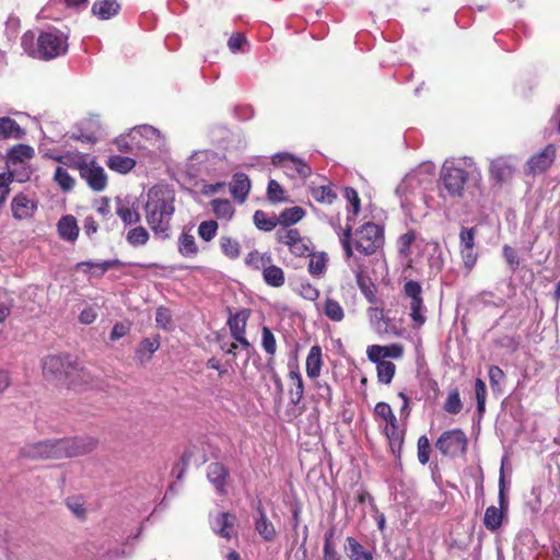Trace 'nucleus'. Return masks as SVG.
<instances>
[{"label": "nucleus", "mask_w": 560, "mask_h": 560, "mask_svg": "<svg viewBox=\"0 0 560 560\" xmlns=\"http://www.w3.org/2000/svg\"><path fill=\"white\" fill-rule=\"evenodd\" d=\"M145 222L154 237L165 241L171 237V221L175 212V191L165 185H156L147 192L143 206Z\"/></svg>", "instance_id": "f257e3e1"}, {"label": "nucleus", "mask_w": 560, "mask_h": 560, "mask_svg": "<svg viewBox=\"0 0 560 560\" xmlns=\"http://www.w3.org/2000/svg\"><path fill=\"white\" fill-rule=\"evenodd\" d=\"M468 178L478 180L481 172L470 156L448 158L440 170L439 196L446 200H458L464 197Z\"/></svg>", "instance_id": "f03ea898"}, {"label": "nucleus", "mask_w": 560, "mask_h": 560, "mask_svg": "<svg viewBox=\"0 0 560 560\" xmlns=\"http://www.w3.org/2000/svg\"><path fill=\"white\" fill-rule=\"evenodd\" d=\"M21 46L28 56L49 60L67 52L68 36L57 28H48L36 38L35 34L28 31L23 34Z\"/></svg>", "instance_id": "7ed1b4c3"}, {"label": "nucleus", "mask_w": 560, "mask_h": 560, "mask_svg": "<svg viewBox=\"0 0 560 560\" xmlns=\"http://www.w3.org/2000/svg\"><path fill=\"white\" fill-rule=\"evenodd\" d=\"M433 173V163L425 162L402 178L396 188V195L405 212H410L418 202L424 200V191L432 182Z\"/></svg>", "instance_id": "20e7f679"}, {"label": "nucleus", "mask_w": 560, "mask_h": 560, "mask_svg": "<svg viewBox=\"0 0 560 560\" xmlns=\"http://www.w3.org/2000/svg\"><path fill=\"white\" fill-rule=\"evenodd\" d=\"M223 164V159L213 151H196L187 159L183 172L191 182H205L220 175Z\"/></svg>", "instance_id": "39448f33"}, {"label": "nucleus", "mask_w": 560, "mask_h": 560, "mask_svg": "<svg viewBox=\"0 0 560 560\" xmlns=\"http://www.w3.org/2000/svg\"><path fill=\"white\" fill-rule=\"evenodd\" d=\"M75 371H79V362L69 354L47 355L43 360V373L47 380L75 384L77 381L72 377Z\"/></svg>", "instance_id": "423d86ee"}, {"label": "nucleus", "mask_w": 560, "mask_h": 560, "mask_svg": "<svg viewBox=\"0 0 560 560\" xmlns=\"http://www.w3.org/2000/svg\"><path fill=\"white\" fill-rule=\"evenodd\" d=\"M354 248L364 256L373 255L384 244V231L378 224L366 222L353 234Z\"/></svg>", "instance_id": "0eeeda50"}, {"label": "nucleus", "mask_w": 560, "mask_h": 560, "mask_svg": "<svg viewBox=\"0 0 560 560\" xmlns=\"http://www.w3.org/2000/svg\"><path fill=\"white\" fill-rule=\"evenodd\" d=\"M374 415L387 423L384 433L388 439L393 453L400 452L404 443V431L399 430L398 420L392 407L387 402H377L374 408Z\"/></svg>", "instance_id": "6e6552de"}, {"label": "nucleus", "mask_w": 560, "mask_h": 560, "mask_svg": "<svg viewBox=\"0 0 560 560\" xmlns=\"http://www.w3.org/2000/svg\"><path fill=\"white\" fill-rule=\"evenodd\" d=\"M96 445L97 440L89 435L58 439V458L85 455L91 453Z\"/></svg>", "instance_id": "1a4fd4ad"}, {"label": "nucleus", "mask_w": 560, "mask_h": 560, "mask_svg": "<svg viewBox=\"0 0 560 560\" xmlns=\"http://www.w3.org/2000/svg\"><path fill=\"white\" fill-rule=\"evenodd\" d=\"M467 443L466 434L460 429H453L441 434L435 447L445 456L456 457L466 452Z\"/></svg>", "instance_id": "9d476101"}, {"label": "nucleus", "mask_w": 560, "mask_h": 560, "mask_svg": "<svg viewBox=\"0 0 560 560\" xmlns=\"http://www.w3.org/2000/svg\"><path fill=\"white\" fill-rule=\"evenodd\" d=\"M404 294L409 299V316L417 326L425 323L427 308L422 299V287L418 281L408 280L404 284Z\"/></svg>", "instance_id": "9b49d317"}, {"label": "nucleus", "mask_w": 560, "mask_h": 560, "mask_svg": "<svg viewBox=\"0 0 560 560\" xmlns=\"http://www.w3.org/2000/svg\"><path fill=\"white\" fill-rule=\"evenodd\" d=\"M275 166L282 167L290 177L307 178L312 175V167L300 158L288 152H279L272 155Z\"/></svg>", "instance_id": "f8f14e48"}, {"label": "nucleus", "mask_w": 560, "mask_h": 560, "mask_svg": "<svg viewBox=\"0 0 560 560\" xmlns=\"http://www.w3.org/2000/svg\"><path fill=\"white\" fill-rule=\"evenodd\" d=\"M558 149L549 143L539 152L533 154L526 162L524 173L526 175L537 176L546 173L553 164Z\"/></svg>", "instance_id": "ddd939ff"}, {"label": "nucleus", "mask_w": 560, "mask_h": 560, "mask_svg": "<svg viewBox=\"0 0 560 560\" xmlns=\"http://www.w3.org/2000/svg\"><path fill=\"white\" fill-rule=\"evenodd\" d=\"M279 242L287 245L290 252L296 257L311 256L312 242L302 237L296 229L285 230L283 233L278 232Z\"/></svg>", "instance_id": "4468645a"}, {"label": "nucleus", "mask_w": 560, "mask_h": 560, "mask_svg": "<svg viewBox=\"0 0 560 560\" xmlns=\"http://www.w3.org/2000/svg\"><path fill=\"white\" fill-rule=\"evenodd\" d=\"M21 456L30 459H58L57 440H46L26 444L21 448Z\"/></svg>", "instance_id": "2eb2a0df"}, {"label": "nucleus", "mask_w": 560, "mask_h": 560, "mask_svg": "<svg viewBox=\"0 0 560 560\" xmlns=\"http://www.w3.org/2000/svg\"><path fill=\"white\" fill-rule=\"evenodd\" d=\"M38 207L37 200L26 192H19L11 201L12 217L15 220L32 218Z\"/></svg>", "instance_id": "dca6fc26"}, {"label": "nucleus", "mask_w": 560, "mask_h": 560, "mask_svg": "<svg viewBox=\"0 0 560 560\" xmlns=\"http://www.w3.org/2000/svg\"><path fill=\"white\" fill-rule=\"evenodd\" d=\"M80 175L94 191H103L107 186V176L104 168L93 162L81 164Z\"/></svg>", "instance_id": "f3484780"}, {"label": "nucleus", "mask_w": 560, "mask_h": 560, "mask_svg": "<svg viewBox=\"0 0 560 560\" xmlns=\"http://www.w3.org/2000/svg\"><path fill=\"white\" fill-rule=\"evenodd\" d=\"M499 499L500 508H497L494 505L487 508L483 516V524L486 528L491 532L498 530L502 524L505 509V500L502 488L500 489Z\"/></svg>", "instance_id": "a211bd4d"}, {"label": "nucleus", "mask_w": 560, "mask_h": 560, "mask_svg": "<svg viewBox=\"0 0 560 560\" xmlns=\"http://www.w3.org/2000/svg\"><path fill=\"white\" fill-rule=\"evenodd\" d=\"M514 165L511 158L500 156L491 161L490 176L498 183L506 182L512 177Z\"/></svg>", "instance_id": "6ab92c4d"}, {"label": "nucleus", "mask_w": 560, "mask_h": 560, "mask_svg": "<svg viewBox=\"0 0 560 560\" xmlns=\"http://www.w3.org/2000/svg\"><path fill=\"white\" fill-rule=\"evenodd\" d=\"M207 477L219 494L225 493V482L229 477V470L222 463L215 462L208 465Z\"/></svg>", "instance_id": "aec40b11"}, {"label": "nucleus", "mask_w": 560, "mask_h": 560, "mask_svg": "<svg viewBox=\"0 0 560 560\" xmlns=\"http://www.w3.org/2000/svg\"><path fill=\"white\" fill-rule=\"evenodd\" d=\"M255 529L260 535V537L266 541L273 540L277 534L276 528L267 517V514L262 509L261 503H258L257 505V515L255 516Z\"/></svg>", "instance_id": "412c9836"}, {"label": "nucleus", "mask_w": 560, "mask_h": 560, "mask_svg": "<svg viewBox=\"0 0 560 560\" xmlns=\"http://www.w3.org/2000/svg\"><path fill=\"white\" fill-rule=\"evenodd\" d=\"M250 190V180L244 173H236L231 183V195L238 202H244Z\"/></svg>", "instance_id": "4be33fe9"}, {"label": "nucleus", "mask_w": 560, "mask_h": 560, "mask_svg": "<svg viewBox=\"0 0 560 560\" xmlns=\"http://www.w3.org/2000/svg\"><path fill=\"white\" fill-rule=\"evenodd\" d=\"M60 238L74 242L79 236V226L73 215H63L57 224Z\"/></svg>", "instance_id": "5701e85b"}, {"label": "nucleus", "mask_w": 560, "mask_h": 560, "mask_svg": "<svg viewBox=\"0 0 560 560\" xmlns=\"http://www.w3.org/2000/svg\"><path fill=\"white\" fill-rule=\"evenodd\" d=\"M115 212L125 223V225L137 224L140 222L141 219L137 209L133 206L129 205L128 201L121 198L116 199Z\"/></svg>", "instance_id": "b1692460"}, {"label": "nucleus", "mask_w": 560, "mask_h": 560, "mask_svg": "<svg viewBox=\"0 0 560 560\" xmlns=\"http://www.w3.org/2000/svg\"><path fill=\"white\" fill-rule=\"evenodd\" d=\"M161 341L160 336L156 335L152 338H144L138 349L136 350V359L144 364L151 360V357L154 352H156L160 348Z\"/></svg>", "instance_id": "393cba45"}, {"label": "nucleus", "mask_w": 560, "mask_h": 560, "mask_svg": "<svg viewBox=\"0 0 560 560\" xmlns=\"http://www.w3.org/2000/svg\"><path fill=\"white\" fill-rule=\"evenodd\" d=\"M345 551L350 560H374L373 552L364 549L354 537L346 538Z\"/></svg>", "instance_id": "a878e982"}, {"label": "nucleus", "mask_w": 560, "mask_h": 560, "mask_svg": "<svg viewBox=\"0 0 560 560\" xmlns=\"http://www.w3.org/2000/svg\"><path fill=\"white\" fill-rule=\"evenodd\" d=\"M120 5L116 0H98L92 5V13L100 20H109L118 14Z\"/></svg>", "instance_id": "bb28decb"}, {"label": "nucleus", "mask_w": 560, "mask_h": 560, "mask_svg": "<svg viewBox=\"0 0 560 560\" xmlns=\"http://www.w3.org/2000/svg\"><path fill=\"white\" fill-rule=\"evenodd\" d=\"M129 136L132 139H144L145 141L152 142L153 145L160 147L162 143V138L160 131L150 126V125H141L132 128L129 131Z\"/></svg>", "instance_id": "cd10ccee"}, {"label": "nucleus", "mask_w": 560, "mask_h": 560, "mask_svg": "<svg viewBox=\"0 0 560 560\" xmlns=\"http://www.w3.org/2000/svg\"><path fill=\"white\" fill-rule=\"evenodd\" d=\"M177 249L178 253L186 258L196 257L199 253L195 236L188 231H183L179 234Z\"/></svg>", "instance_id": "c85d7f7f"}, {"label": "nucleus", "mask_w": 560, "mask_h": 560, "mask_svg": "<svg viewBox=\"0 0 560 560\" xmlns=\"http://www.w3.org/2000/svg\"><path fill=\"white\" fill-rule=\"evenodd\" d=\"M234 516L230 513H219L211 520V527L215 534L223 538L231 537V528L233 527Z\"/></svg>", "instance_id": "c756f323"}, {"label": "nucleus", "mask_w": 560, "mask_h": 560, "mask_svg": "<svg viewBox=\"0 0 560 560\" xmlns=\"http://www.w3.org/2000/svg\"><path fill=\"white\" fill-rule=\"evenodd\" d=\"M34 155V149L27 144H16L10 149L7 156V164L14 166L31 160Z\"/></svg>", "instance_id": "7c9ffc66"}, {"label": "nucleus", "mask_w": 560, "mask_h": 560, "mask_svg": "<svg viewBox=\"0 0 560 560\" xmlns=\"http://www.w3.org/2000/svg\"><path fill=\"white\" fill-rule=\"evenodd\" d=\"M322 349L313 346L306 358V374L310 378H316L322 370Z\"/></svg>", "instance_id": "2f4dec72"}, {"label": "nucleus", "mask_w": 560, "mask_h": 560, "mask_svg": "<svg viewBox=\"0 0 560 560\" xmlns=\"http://www.w3.org/2000/svg\"><path fill=\"white\" fill-rule=\"evenodd\" d=\"M25 132L20 125L10 117H0V138L22 139Z\"/></svg>", "instance_id": "473e14b6"}, {"label": "nucleus", "mask_w": 560, "mask_h": 560, "mask_svg": "<svg viewBox=\"0 0 560 560\" xmlns=\"http://www.w3.org/2000/svg\"><path fill=\"white\" fill-rule=\"evenodd\" d=\"M264 281L273 288H279L284 284L285 278L283 270L272 265V262L266 265L262 269Z\"/></svg>", "instance_id": "72a5a7b5"}, {"label": "nucleus", "mask_w": 560, "mask_h": 560, "mask_svg": "<svg viewBox=\"0 0 560 560\" xmlns=\"http://www.w3.org/2000/svg\"><path fill=\"white\" fill-rule=\"evenodd\" d=\"M328 256L326 253H315L311 255L308 262V272L316 278H322L327 270Z\"/></svg>", "instance_id": "f704fd0d"}, {"label": "nucleus", "mask_w": 560, "mask_h": 560, "mask_svg": "<svg viewBox=\"0 0 560 560\" xmlns=\"http://www.w3.org/2000/svg\"><path fill=\"white\" fill-rule=\"evenodd\" d=\"M222 254L231 260H235L241 255L240 242L231 236H221L219 240Z\"/></svg>", "instance_id": "c9c22d12"}, {"label": "nucleus", "mask_w": 560, "mask_h": 560, "mask_svg": "<svg viewBox=\"0 0 560 560\" xmlns=\"http://www.w3.org/2000/svg\"><path fill=\"white\" fill-rule=\"evenodd\" d=\"M255 226L264 232H270L279 224L278 217L268 215L262 210H256L253 215Z\"/></svg>", "instance_id": "e433bc0d"}, {"label": "nucleus", "mask_w": 560, "mask_h": 560, "mask_svg": "<svg viewBox=\"0 0 560 560\" xmlns=\"http://www.w3.org/2000/svg\"><path fill=\"white\" fill-rule=\"evenodd\" d=\"M272 262V257L269 253L260 254L258 250H252L245 257V265L255 270H262L264 267Z\"/></svg>", "instance_id": "4c0bfd02"}, {"label": "nucleus", "mask_w": 560, "mask_h": 560, "mask_svg": "<svg viewBox=\"0 0 560 560\" xmlns=\"http://www.w3.org/2000/svg\"><path fill=\"white\" fill-rule=\"evenodd\" d=\"M305 211L301 207H291L284 209L278 217L279 224L283 226H290L303 219Z\"/></svg>", "instance_id": "58836bf2"}, {"label": "nucleus", "mask_w": 560, "mask_h": 560, "mask_svg": "<svg viewBox=\"0 0 560 560\" xmlns=\"http://www.w3.org/2000/svg\"><path fill=\"white\" fill-rule=\"evenodd\" d=\"M107 165L110 170L125 174L135 167L136 161L129 156L112 155Z\"/></svg>", "instance_id": "ea45409f"}, {"label": "nucleus", "mask_w": 560, "mask_h": 560, "mask_svg": "<svg viewBox=\"0 0 560 560\" xmlns=\"http://www.w3.org/2000/svg\"><path fill=\"white\" fill-rule=\"evenodd\" d=\"M150 238L149 232L141 225L130 229L127 232L126 241L132 247L143 246Z\"/></svg>", "instance_id": "a19ab883"}, {"label": "nucleus", "mask_w": 560, "mask_h": 560, "mask_svg": "<svg viewBox=\"0 0 560 560\" xmlns=\"http://www.w3.org/2000/svg\"><path fill=\"white\" fill-rule=\"evenodd\" d=\"M211 208L219 219L230 220L234 214V207L228 199H213Z\"/></svg>", "instance_id": "79ce46f5"}, {"label": "nucleus", "mask_w": 560, "mask_h": 560, "mask_svg": "<svg viewBox=\"0 0 560 560\" xmlns=\"http://www.w3.org/2000/svg\"><path fill=\"white\" fill-rule=\"evenodd\" d=\"M370 320L378 334L388 331L389 318L384 315L383 310L378 307L370 308Z\"/></svg>", "instance_id": "37998d69"}, {"label": "nucleus", "mask_w": 560, "mask_h": 560, "mask_svg": "<svg viewBox=\"0 0 560 560\" xmlns=\"http://www.w3.org/2000/svg\"><path fill=\"white\" fill-rule=\"evenodd\" d=\"M323 311L324 314L332 322H341L345 317L342 306L334 299H326Z\"/></svg>", "instance_id": "c03bdc74"}, {"label": "nucleus", "mask_w": 560, "mask_h": 560, "mask_svg": "<svg viewBox=\"0 0 560 560\" xmlns=\"http://www.w3.org/2000/svg\"><path fill=\"white\" fill-rule=\"evenodd\" d=\"M311 195L316 201L326 205H331L337 198V195L332 191L329 185L312 187Z\"/></svg>", "instance_id": "a18cd8bd"}, {"label": "nucleus", "mask_w": 560, "mask_h": 560, "mask_svg": "<svg viewBox=\"0 0 560 560\" xmlns=\"http://www.w3.org/2000/svg\"><path fill=\"white\" fill-rule=\"evenodd\" d=\"M353 218L348 215L347 221H352ZM340 243L342 246V249L345 252V256L347 260H350L353 257V238H352V225L350 223H347V226L340 236Z\"/></svg>", "instance_id": "49530a36"}, {"label": "nucleus", "mask_w": 560, "mask_h": 560, "mask_svg": "<svg viewBox=\"0 0 560 560\" xmlns=\"http://www.w3.org/2000/svg\"><path fill=\"white\" fill-rule=\"evenodd\" d=\"M246 322L247 316L245 315V312L232 314L228 319V326L230 328L231 335L236 336L245 334Z\"/></svg>", "instance_id": "de8ad7c7"}, {"label": "nucleus", "mask_w": 560, "mask_h": 560, "mask_svg": "<svg viewBox=\"0 0 560 560\" xmlns=\"http://www.w3.org/2000/svg\"><path fill=\"white\" fill-rule=\"evenodd\" d=\"M54 178H55L56 183L58 184V186L63 191H70L74 187V184H75L74 178L62 166L56 167Z\"/></svg>", "instance_id": "09e8293b"}, {"label": "nucleus", "mask_w": 560, "mask_h": 560, "mask_svg": "<svg viewBox=\"0 0 560 560\" xmlns=\"http://www.w3.org/2000/svg\"><path fill=\"white\" fill-rule=\"evenodd\" d=\"M219 224L214 220L200 222L198 225V236L205 242H211L218 233Z\"/></svg>", "instance_id": "8fccbe9b"}, {"label": "nucleus", "mask_w": 560, "mask_h": 560, "mask_svg": "<svg viewBox=\"0 0 560 560\" xmlns=\"http://www.w3.org/2000/svg\"><path fill=\"white\" fill-rule=\"evenodd\" d=\"M463 404L460 400L459 390L457 388L452 389L444 402V410L450 415H458L462 411Z\"/></svg>", "instance_id": "3c124183"}, {"label": "nucleus", "mask_w": 560, "mask_h": 560, "mask_svg": "<svg viewBox=\"0 0 560 560\" xmlns=\"http://www.w3.org/2000/svg\"><path fill=\"white\" fill-rule=\"evenodd\" d=\"M115 144L117 145V149L121 152H132L137 148L144 147V143L140 141L138 138L132 139L129 136V132L127 135H121L115 140Z\"/></svg>", "instance_id": "603ef678"}, {"label": "nucleus", "mask_w": 560, "mask_h": 560, "mask_svg": "<svg viewBox=\"0 0 560 560\" xmlns=\"http://www.w3.org/2000/svg\"><path fill=\"white\" fill-rule=\"evenodd\" d=\"M357 284L360 288L361 292L364 294V296L370 301H374V290L373 285L370 283L369 278L364 277L361 267L358 266L357 269H354Z\"/></svg>", "instance_id": "864d4df0"}, {"label": "nucleus", "mask_w": 560, "mask_h": 560, "mask_svg": "<svg viewBox=\"0 0 560 560\" xmlns=\"http://www.w3.org/2000/svg\"><path fill=\"white\" fill-rule=\"evenodd\" d=\"M377 378L382 384H389L395 375L396 366L393 362L386 361L376 365Z\"/></svg>", "instance_id": "5fc2aeb1"}, {"label": "nucleus", "mask_w": 560, "mask_h": 560, "mask_svg": "<svg viewBox=\"0 0 560 560\" xmlns=\"http://www.w3.org/2000/svg\"><path fill=\"white\" fill-rule=\"evenodd\" d=\"M541 486H534L530 490V495L526 501V508L533 513L537 514L541 510Z\"/></svg>", "instance_id": "6e6d98bb"}, {"label": "nucleus", "mask_w": 560, "mask_h": 560, "mask_svg": "<svg viewBox=\"0 0 560 560\" xmlns=\"http://www.w3.org/2000/svg\"><path fill=\"white\" fill-rule=\"evenodd\" d=\"M267 198L272 203L285 200L284 190L276 179H270L267 187Z\"/></svg>", "instance_id": "4d7b16f0"}, {"label": "nucleus", "mask_w": 560, "mask_h": 560, "mask_svg": "<svg viewBox=\"0 0 560 560\" xmlns=\"http://www.w3.org/2000/svg\"><path fill=\"white\" fill-rule=\"evenodd\" d=\"M475 394L477 400V411L481 416L486 410L487 386L481 378H477L475 383Z\"/></svg>", "instance_id": "13d9d810"}, {"label": "nucleus", "mask_w": 560, "mask_h": 560, "mask_svg": "<svg viewBox=\"0 0 560 560\" xmlns=\"http://www.w3.org/2000/svg\"><path fill=\"white\" fill-rule=\"evenodd\" d=\"M261 346L269 355H273L276 353V338L272 331L266 326H264L261 330Z\"/></svg>", "instance_id": "bf43d9fd"}, {"label": "nucleus", "mask_w": 560, "mask_h": 560, "mask_svg": "<svg viewBox=\"0 0 560 560\" xmlns=\"http://www.w3.org/2000/svg\"><path fill=\"white\" fill-rule=\"evenodd\" d=\"M298 292L308 301H315L319 296V291L307 280H301L296 287Z\"/></svg>", "instance_id": "052dcab7"}, {"label": "nucleus", "mask_w": 560, "mask_h": 560, "mask_svg": "<svg viewBox=\"0 0 560 560\" xmlns=\"http://www.w3.org/2000/svg\"><path fill=\"white\" fill-rule=\"evenodd\" d=\"M430 458V442L425 435H421L418 440V460L425 465Z\"/></svg>", "instance_id": "680f3d73"}, {"label": "nucleus", "mask_w": 560, "mask_h": 560, "mask_svg": "<svg viewBox=\"0 0 560 560\" xmlns=\"http://www.w3.org/2000/svg\"><path fill=\"white\" fill-rule=\"evenodd\" d=\"M343 196L349 201L351 207L350 211L352 212V217L354 218L359 213L361 207L359 195L355 189L351 187H346Z\"/></svg>", "instance_id": "e2e57ef3"}, {"label": "nucleus", "mask_w": 560, "mask_h": 560, "mask_svg": "<svg viewBox=\"0 0 560 560\" xmlns=\"http://www.w3.org/2000/svg\"><path fill=\"white\" fill-rule=\"evenodd\" d=\"M502 254L511 271L514 272L520 266V258L517 253L510 245H504L502 248Z\"/></svg>", "instance_id": "0e129e2a"}, {"label": "nucleus", "mask_w": 560, "mask_h": 560, "mask_svg": "<svg viewBox=\"0 0 560 560\" xmlns=\"http://www.w3.org/2000/svg\"><path fill=\"white\" fill-rule=\"evenodd\" d=\"M155 322L158 327L162 329H168L172 323V315L170 310L163 306L159 307L155 313Z\"/></svg>", "instance_id": "69168bd1"}, {"label": "nucleus", "mask_w": 560, "mask_h": 560, "mask_svg": "<svg viewBox=\"0 0 560 560\" xmlns=\"http://www.w3.org/2000/svg\"><path fill=\"white\" fill-rule=\"evenodd\" d=\"M366 355L369 360L373 363H376V365H378V363L386 362L384 357V346H369L366 349Z\"/></svg>", "instance_id": "338daca9"}, {"label": "nucleus", "mask_w": 560, "mask_h": 560, "mask_svg": "<svg viewBox=\"0 0 560 560\" xmlns=\"http://www.w3.org/2000/svg\"><path fill=\"white\" fill-rule=\"evenodd\" d=\"M460 248L475 247V229L462 228L459 233Z\"/></svg>", "instance_id": "774afa93"}]
</instances>
